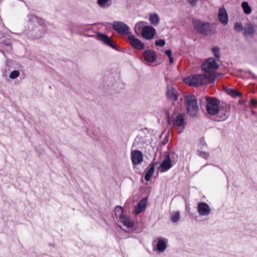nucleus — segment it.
Listing matches in <instances>:
<instances>
[{"label": "nucleus", "mask_w": 257, "mask_h": 257, "mask_svg": "<svg viewBox=\"0 0 257 257\" xmlns=\"http://www.w3.org/2000/svg\"><path fill=\"white\" fill-rule=\"evenodd\" d=\"M145 22L141 21L136 24L135 26V31L136 33L141 30L142 36L143 38L147 40L153 39L155 35L156 30V29L149 26L143 27L142 24Z\"/></svg>", "instance_id": "7ed1b4c3"}, {"label": "nucleus", "mask_w": 257, "mask_h": 257, "mask_svg": "<svg viewBox=\"0 0 257 257\" xmlns=\"http://www.w3.org/2000/svg\"><path fill=\"white\" fill-rule=\"evenodd\" d=\"M207 105L206 111L211 115H215L219 112V101L215 98H206Z\"/></svg>", "instance_id": "0eeeda50"}, {"label": "nucleus", "mask_w": 257, "mask_h": 257, "mask_svg": "<svg viewBox=\"0 0 257 257\" xmlns=\"http://www.w3.org/2000/svg\"><path fill=\"white\" fill-rule=\"evenodd\" d=\"M112 26L113 29L119 34L130 35L129 27L122 22H114Z\"/></svg>", "instance_id": "1a4fd4ad"}, {"label": "nucleus", "mask_w": 257, "mask_h": 257, "mask_svg": "<svg viewBox=\"0 0 257 257\" xmlns=\"http://www.w3.org/2000/svg\"><path fill=\"white\" fill-rule=\"evenodd\" d=\"M155 167V165L154 163H152L149 166L147 169V173L145 176V179L147 181H149L150 180L151 177L154 174Z\"/></svg>", "instance_id": "4be33fe9"}, {"label": "nucleus", "mask_w": 257, "mask_h": 257, "mask_svg": "<svg viewBox=\"0 0 257 257\" xmlns=\"http://www.w3.org/2000/svg\"><path fill=\"white\" fill-rule=\"evenodd\" d=\"M158 239L156 246L157 249L159 252H163L167 248L166 239L165 238H160Z\"/></svg>", "instance_id": "412c9836"}, {"label": "nucleus", "mask_w": 257, "mask_h": 257, "mask_svg": "<svg viewBox=\"0 0 257 257\" xmlns=\"http://www.w3.org/2000/svg\"><path fill=\"white\" fill-rule=\"evenodd\" d=\"M97 36L98 37L99 40L103 42L105 44L109 46L114 49L117 50V46L113 43L108 36L100 32L97 34Z\"/></svg>", "instance_id": "ddd939ff"}, {"label": "nucleus", "mask_w": 257, "mask_h": 257, "mask_svg": "<svg viewBox=\"0 0 257 257\" xmlns=\"http://www.w3.org/2000/svg\"><path fill=\"white\" fill-rule=\"evenodd\" d=\"M165 54L168 56V58L172 57V51L170 50H168L165 51Z\"/></svg>", "instance_id": "f704fd0d"}, {"label": "nucleus", "mask_w": 257, "mask_h": 257, "mask_svg": "<svg viewBox=\"0 0 257 257\" xmlns=\"http://www.w3.org/2000/svg\"><path fill=\"white\" fill-rule=\"evenodd\" d=\"M167 96L169 100L173 101H176L178 97L176 89L172 85H168Z\"/></svg>", "instance_id": "4468645a"}, {"label": "nucleus", "mask_w": 257, "mask_h": 257, "mask_svg": "<svg viewBox=\"0 0 257 257\" xmlns=\"http://www.w3.org/2000/svg\"><path fill=\"white\" fill-rule=\"evenodd\" d=\"M228 113H225L223 115V116H221V119H222V120H224V119H225L228 117Z\"/></svg>", "instance_id": "c9c22d12"}, {"label": "nucleus", "mask_w": 257, "mask_h": 257, "mask_svg": "<svg viewBox=\"0 0 257 257\" xmlns=\"http://www.w3.org/2000/svg\"><path fill=\"white\" fill-rule=\"evenodd\" d=\"M234 29L236 32H240L242 31H243L244 28L241 23L236 22L234 24Z\"/></svg>", "instance_id": "bb28decb"}, {"label": "nucleus", "mask_w": 257, "mask_h": 257, "mask_svg": "<svg viewBox=\"0 0 257 257\" xmlns=\"http://www.w3.org/2000/svg\"><path fill=\"white\" fill-rule=\"evenodd\" d=\"M185 102L188 113L193 117L195 116L198 111V106L195 96L192 94L186 95Z\"/></svg>", "instance_id": "39448f33"}, {"label": "nucleus", "mask_w": 257, "mask_h": 257, "mask_svg": "<svg viewBox=\"0 0 257 257\" xmlns=\"http://www.w3.org/2000/svg\"><path fill=\"white\" fill-rule=\"evenodd\" d=\"M172 165H171V159L169 155H167L162 163L160 164L161 171L163 172L169 170Z\"/></svg>", "instance_id": "dca6fc26"}, {"label": "nucleus", "mask_w": 257, "mask_h": 257, "mask_svg": "<svg viewBox=\"0 0 257 257\" xmlns=\"http://www.w3.org/2000/svg\"><path fill=\"white\" fill-rule=\"evenodd\" d=\"M168 142V138L167 137H166V138L163 140V144L164 145H165L167 142Z\"/></svg>", "instance_id": "4c0bfd02"}, {"label": "nucleus", "mask_w": 257, "mask_h": 257, "mask_svg": "<svg viewBox=\"0 0 257 257\" xmlns=\"http://www.w3.org/2000/svg\"><path fill=\"white\" fill-rule=\"evenodd\" d=\"M226 92L232 97H236L241 95V93L236 91L235 89L231 88H226L225 89Z\"/></svg>", "instance_id": "393cba45"}, {"label": "nucleus", "mask_w": 257, "mask_h": 257, "mask_svg": "<svg viewBox=\"0 0 257 257\" xmlns=\"http://www.w3.org/2000/svg\"><path fill=\"white\" fill-rule=\"evenodd\" d=\"M255 31L254 26L250 23H247L244 26L243 34L244 36H252L255 33Z\"/></svg>", "instance_id": "a211bd4d"}, {"label": "nucleus", "mask_w": 257, "mask_h": 257, "mask_svg": "<svg viewBox=\"0 0 257 257\" xmlns=\"http://www.w3.org/2000/svg\"><path fill=\"white\" fill-rule=\"evenodd\" d=\"M215 76L213 74H194L187 76L183 79V82L190 86L197 87L204 85L208 81L213 83Z\"/></svg>", "instance_id": "f257e3e1"}, {"label": "nucleus", "mask_w": 257, "mask_h": 257, "mask_svg": "<svg viewBox=\"0 0 257 257\" xmlns=\"http://www.w3.org/2000/svg\"><path fill=\"white\" fill-rule=\"evenodd\" d=\"M168 122L170 124L172 123L177 127H182L183 128L186 124L184 116L180 113L174 114L172 118H169Z\"/></svg>", "instance_id": "6e6552de"}, {"label": "nucleus", "mask_w": 257, "mask_h": 257, "mask_svg": "<svg viewBox=\"0 0 257 257\" xmlns=\"http://www.w3.org/2000/svg\"><path fill=\"white\" fill-rule=\"evenodd\" d=\"M147 203V200L146 198H143L139 202L135 209L136 215H138L145 210Z\"/></svg>", "instance_id": "6ab92c4d"}, {"label": "nucleus", "mask_w": 257, "mask_h": 257, "mask_svg": "<svg viewBox=\"0 0 257 257\" xmlns=\"http://www.w3.org/2000/svg\"><path fill=\"white\" fill-rule=\"evenodd\" d=\"M218 17L219 21L221 24L224 25H226L228 24V14L227 13L226 10L224 8H221L219 9Z\"/></svg>", "instance_id": "2eb2a0df"}, {"label": "nucleus", "mask_w": 257, "mask_h": 257, "mask_svg": "<svg viewBox=\"0 0 257 257\" xmlns=\"http://www.w3.org/2000/svg\"><path fill=\"white\" fill-rule=\"evenodd\" d=\"M144 57L145 60L150 62H154L157 59V55L155 52L150 50H147L144 52Z\"/></svg>", "instance_id": "f3484780"}, {"label": "nucleus", "mask_w": 257, "mask_h": 257, "mask_svg": "<svg viewBox=\"0 0 257 257\" xmlns=\"http://www.w3.org/2000/svg\"><path fill=\"white\" fill-rule=\"evenodd\" d=\"M32 23L31 24V30L27 33L28 37L32 39H39L44 34V21L35 16L29 18Z\"/></svg>", "instance_id": "f03ea898"}, {"label": "nucleus", "mask_w": 257, "mask_h": 257, "mask_svg": "<svg viewBox=\"0 0 257 257\" xmlns=\"http://www.w3.org/2000/svg\"><path fill=\"white\" fill-rule=\"evenodd\" d=\"M122 207L120 206H116L114 209V215L115 217L117 219H120V217H123L124 216H122Z\"/></svg>", "instance_id": "a878e982"}, {"label": "nucleus", "mask_w": 257, "mask_h": 257, "mask_svg": "<svg viewBox=\"0 0 257 257\" xmlns=\"http://www.w3.org/2000/svg\"><path fill=\"white\" fill-rule=\"evenodd\" d=\"M149 21L152 25L154 26L157 25L160 23V18L159 15L156 13L150 14Z\"/></svg>", "instance_id": "5701e85b"}, {"label": "nucleus", "mask_w": 257, "mask_h": 257, "mask_svg": "<svg viewBox=\"0 0 257 257\" xmlns=\"http://www.w3.org/2000/svg\"><path fill=\"white\" fill-rule=\"evenodd\" d=\"M131 156L132 163L134 165H139L143 161V154L139 150L132 151L131 152Z\"/></svg>", "instance_id": "9d476101"}, {"label": "nucleus", "mask_w": 257, "mask_h": 257, "mask_svg": "<svg viewBox=\"0 0 257 257\" xmlns=\"http://www.w3.org/2000/svg\"><path fill=\"white\" fill-rule=\"evenodd\" d=\"M212 52L214 54V56L217 58H219L220 57V54H219V49L217 47H213L211 49Z\"/></svg>", "instance_id": "7c9ffc66"}, {"label": "nucleus", "mask_w": 257, "mask_h": 257, "mask_svg": "<svg viewBox=\"0 0 257 257\" xmlns=\"http://www.w3.org/2000/svg\"><path fill=\"white\" fill-rule=\"evenodd\" d=\"M219 65L213 58H209L207 59L202 65V69L206 73V74H213L215 76V79L220 76L218 73H215V71L218 69Z\"/></svg>", "instance_id": "423d86ee"}, {"label": "nucleus", "mask_w": 257, "mask_h": 257, "mask_svg": "<svg viewBox=\"0 0 257 257\" xmlns=\"http://www.w3.org/2000/svg\"><path fill=\"white\" fill-rule=\"evenodd\" d=\"M180 218V213L179 212H174L171 216V220L173 222H177L179 221Z\"/></svg>", "instance_id": "cd10ccee"}, {"label": "nucleus", "mask_w": 257, "mask_h": 257, "mask_svg": "<svg viewBox=\"0 0 257 257\" xmlns=\"http://www.w3.org/2000/svg\"><path fill=\"white\" fill-rule=\"evenodd\" d=\"M110 0H97V3L100 8H105Z\"/></svg>", "instance_id": "c85d7f7f"}, {"label": "nucleus", "mask_w": 257, "mask_h": 257, "mask_svg": "<svg viewBox=\"0 0 257 257\" xmlns=\"http://www.w3.org/2000/svg\"><path fill=\"white\" fill-rule=\"evenodd\" d=\"M166 44L165 40L164 39H159L155 42V45L156 46L163 47Z\"/></svg>", "instance_id": "2f4dec72"}, {"label": "nucleus", "mask_w": 257, "mask_h": 257, "mask_svg": "<svg viewBox=\"0 0 257 257\" xmlns=\"http://www.w3.org/2000/svg\"><path fill=\"white\" fill-rule=\"evenodd\" d=\"M251 103L253 105H257V100H254V99H251Z\"/></svg>", "instance_id": "e433bc0d"}, {"label": "nucleus", "mask_w": 257, "mask_h": 257, "mask_svg": "<svg viewBox=\"0 0 257 257\" xmlns=\"http://www.w3.org/2000/svg\"><path fill=\"white\" fill-rule=\"evenodd\" d=\"M128 40L130 44L134 48L143 50L145 49V44L139 39L135 37L134 35H128Z\"/></svg>", "instance_id": "9b49d317"}, {"label": "nucleus", "mask_w": 257, "mask_h": 257, "mask_svg": "<svg viewBox=\"0 0 257 257\" xmlns=\"http://www.w3.org/2000/svg\"><path fill=\"white\" fill-rule=\"evenodd\" d=\"M6 46H11V44L10 43H7L6 44Z\"/></svg>", "instance_id": "ea45409f"}, {"label": "nucleus", "mask_w": 257, "mask_h": 257, "mask_svg": "<svg viewBox=\"0 0 257 257\" xmlns=\"http://www.w3.org/2000/svg\"><path fill=\"white\" fill-rule=\"evenodd\" d=\"M241 7L243 12L246 15H249L251 13V8L249 6L248 3L246 2H243L241 3Z\"/></svg>", "instance_id": "b1692460"}, {"label": "nucleus", "mask_w": 257, "mask_h": 257, "mask_svg": "<svg viewBox=\"0 0 257 257\" xmlns=\"http://www.w3.org/2000/svg\"><path fill=\"white\" fill-rule=\"evenodd\" d=\"M198 212L200 216H207L211 212V208L205 202L199 203L197 207Z\"/></svg>", "instance_id": "f8f14e48"}, {"label": "nucleus", "mask_w": 257, "mask_h": 257, "mask_svg": "<svg viewBox=\"0 0 257 257\" xmlns=\"http://www.w3.org/2000/svg\"><path fill=\"white\" fill-rule=\"evenodd\" d=\"M188 3L192 6H196L198 0H187Z\"/></svg>", "instance_id": "72a5a7b5"}, {"label": "nucleus", "mask_w": 257, "mask_h": 257, "mask_svg": "<svg viewBox=\"0 0 257 257\" xmlns=\"http://www.w3.org/2000/svg\"><path fill=\"white\" fill-rule=\"evenodd\" d=\"M198 155L205 159H208L209 158V154L205 152H199Z\"/></svg>", "instance_id": "473e14b6"}, {"label": "nucleus", "mask_w": 257, "mask_h": 257, "mask_svg": "<svg viewBox=\"0 0 257 257\" xmlns=\"http://www.w3.org/2000/svg\"><path fill=\"white\" fill-rule=\"evenodd\" d=\"M20 75V72L18 70H14L12 71L9 75V77L11 79H15L17 78Z\"/></svg>", "instance_id": "c756f323"}, {"label": "nucleus", "mask_w": 257, "mask_h": 257, "mask_svg": "<svg viewBox=\"0 0 257 257\" xmlns=\"http://www.w3.org/2000/svg\"><path fill=\"white\" fill-rule=\"evenodd\" d=\"M119 222H121L123 226L129 228L132 227L134 224V221L132 220L130 217L127 216H124L123 217H120L118 220Z\"/></svg>", "instance_id": "aec40b11"}, {"label": "nucleus", "mask_w": 257, "mask_h": 257, "mask_svg": "<svg viewBox=\"0 0 257 257\" xmlns=\"http://www.w3.org/2000/svg\"><path fill=\"white\" fill-rule=\"evenodd\" d=\"M194 28L198 32L206 35H210L214 33L212 25L207 22H204L197 19L193 20Z\"/></svg>", "instance_id": "20e7f679"}, {"label": "nucleus", "mask_w": 257, "mask_h": 257, "mask_svg": "<svg viewBox=\"0 0 257 257\" xmlns=\"http://www.w3.org/2000/svg\"><path fill=\"white\" fill-rule=\"evenodd\" d=\"M169 59L170 63H171V64L174 61V58L172 57H171L169 58Z\"/></svg>", "instance_id": "58836bf2"}]
</instances>
